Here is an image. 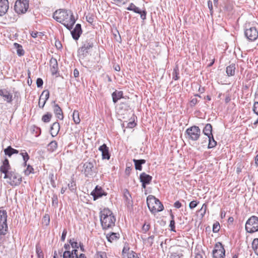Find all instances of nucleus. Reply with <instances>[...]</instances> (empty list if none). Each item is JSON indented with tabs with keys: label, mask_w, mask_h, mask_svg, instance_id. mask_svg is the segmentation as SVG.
<instances>
[{
	"label": "nucleus",
	"mask_w": 258,
	"mask_h": 258,
	"mask_svg": "<svg viewBox=\"0 0 258 258\" xmlns=\"http://www.w3.org/2000/svg\"><path fill=\"white\" fill-rule=\"evenodd\" d=\"M17 48V53L19 56H22L24 54V51L22 48V46L20 44L15 43L14 44Z\"/></svg>",
	"instance_id": "35"
},
{
	"label": "nucleus",
	"mask_w": 258,
	"mask_h": 258,
	"mask_svg": "<svg viewBox=\"0 0 258 258\" xmlns=\"http://www.w3.org/2000/svg\"><path fill=\"white\" fill-rule=\"evenodd\" d=\"M133 162L135 163L136 169L141 171L142 170V165L146 163V160L144 159L137 160L134 159H133Z\"/></svg>",
	"instance_id": "24"
},
{
	"label": "nucleus",
	"mask_w": 258,
	"mask_h": 258,
	"mask_svg": "<svg viewBox=\"0 0 258 258\" xmlns=\"http://www.w3.org/2000/svg\"><path fill=\"white\" fill-rule=\"evenodd\" d=\"M29 8L28 0H17L14 6V10L18 14L25 13Z\"/></svg>",
	"instance_id": "10"
},
{
	"label": "nucleus",
	"mask_w": 258,
	"mask_h": 258,
	"mask_svg": "<svg viewBox=\"0 0 258 258\" xmlns=\"http://www.w3.org/2000/svg\"><path fill=\"white\" fill-rule=\"evenodd\" d=\"M182 205L181 204L180 202H179V201H176V202H175L174 204V206L176 208H180L181 207Z\"/></svg>",
	"instance_id": "60"
},
{
	"label": "nucleus",
	"mask_w": 258,
	"mask_h": 258,
	"mask_svg": "<svg viewBox=\"0 0 258 258\" xmlns=\"http://www.w3.org/2000/svg\"><path fill=\"white\" fill-rule=\"evenodd\" d=\"M55 46L56 47V48H57L58 49H60L62 48V45L60 43V42L58 41H56L55 42Z\"/></svg>",
	"instance_id": "63"
},
{
	"label": "nucleus",
	"mask_w": 258,
	"mask_h": 258,
	"mask_svg": "<svg viewBox=\"0 0 258 258\" xmlns=\"http://www.w3.org/2000/svg\"><path fill=\"white\" fill-rule=\"evenodd\" d=\"M21 155L23 157V160L24 161V165H26V162L29 159V156L26 152H22Z\"/></svg>",
	"instance_id": "41"
},
{
	"label": "nucleus",
	"mask_w": 258,
	"mask_h": 258,
	"mask_svg": "<svg viewBox=\"0 0 258 258\" xmlns=\"http://www.w3.org/2000/svg\"><path fill=\"white\" fill-rule=\"evenodd\" d=\"M219 229H220V224H219V222H216L213 224V231L214 233H216L219 231Z\"/></svg>",
	"instance_id": "43"
},
{
	"label": "nucleus",
	"mask_w": 258,
	"mask_h": 258,
	"mask_svg": "<svg viewBox=\"0 0 258 258\" xmlns=\"http://www.w3.org/2000/svg\"><path fill=\"white\" fill-rule=\"evenodd\" d=\"M36 251L38 258H43V254L41 248L38 246H36Z\"/></svg>",
	"instance_id": "42"
},
{
	"label": "nucleus",
	"mask_w": 258,
	"mask_h": 258,
	"mask_svg": "<svg viewBox=\"0 0 258 258\" xmlns=\"http://www.w3.org/2000/svg\"><path fill=\"white\" fill-rule=\"evenodd\" d=\"M150 228V224H147L146 222H145L144 225L142 226V230L143 233H146L147 231L149 230Z\"/></svg>",
	"instance_id": "40"
},
{
	"label": "nucleus",
	"mask_w": 258,
	"mask_h": 258,
	"mask_svg": "<svg viewBox=\"0 0 258 258\" xmlns=\"http://www.w3.org/2000/svg\"><path fill=\"white\" fill-rule=\"evenodd\" d=\"M50 71L52 75H56L58 72V63L56 59L52 57L49 61Z\"/></svg>",
	"instance_id": "20"
},
{
	"label": "nucleus",
	"mask_w": 258,
	"mask_h": 258,
	"mask_svg": "<svg viewBox=\"0 0 258 258\" xmlns=\"http://www.w3.org/2000/svg\"><path fill=\"white\" fill-rule=\"evenodd\" d=\"M7 212L5 210H0V243L3 237L6 234L8 229L7 224Z\"/></svg>",
	"instance_id": "8"
},
{
	"label": "nucleus",
	"mask_w": 258,
	"mask_h": 258,
	"mask_svg": "<svg viewBox=\"0 0 258 258\" xmlns=\"http://www.w3.org/2000/svg\"><path fill=\"white\" fill-rule=\"evenodd\" d=\"M72 247L75 249H77L79 248V245H78V243L76 242V241H75L74 242H73L72 243Z\"/></svg>",
	"instance_id": "62"
},
{
	"label": "nucleus",
	"mask_w": 258,
	"mask_h": 258,
	"mask_svg": "<svg viewBox=\"0 0 258 258\" xmlns=\"http://www.w3.org/2000/svg\"><path fill=\"white\" fill-rule=\"evenodd\" d=\"M209 139V144L208 148L209 149L213 148L217 145V142L214 140L213 136L211 135L208 137Z\"/></svg>",
	"instance_id": "32"
},
{
	"label": "nucleus",
	"mask_w": 258,
	"mask_h": 258,
	"mask_svg": "<svg viewBox=\"0 0 258 258\" xmlns=\"http://www.w3.org/2000/svg\"><path fill=\"white\" fill-rule=\"evenodd\" d=\"M119 234L116 233H111V234H108L106 235V238L108 241L112 242L113 241L116 240L119 238Z\"/></svg>",
	"instance_id": "29"
},
{
	"label": "nucleus",
	"mask_w": 258,
	"mask_h": 258,
	"mask_svg": "<svg viewBox=\"0 0 258 258\" xmlns=\"http://www.w3.org/2000/svg\"><path fill=\"white\" fill-rule=\"evenodd\" d=\"M208 6L210 10V14L211 15H213V4L212 2L211 1H209L208 2Z\"/></svg>",
	"instance_id": "53"
},
{
	"label": "nucleus",
	"mask_w": 258,
	"mask_h": 258,
	"mask_svg": "<svg viewBox=\"0 0 258 258\" xmlns=\"http://www.w3.org/2000/svg\"><path fill=\"white\" fill-rule=\"evenodd\" d=\"M129 250H130V247L128 246V244H125V245L124 246L123 248L122 249V253H127L128 254V253H130L128 252Z\"/></svg>",
	"instance_id": "55"
},
{
	"label": "nucleus",
	"mask_w": 258,
	"mask_h": 258,
	"mask_svg": "<svg viewBox=\"0 0 258 258\" xmlns=\"http://www.w3.org/2000/svg\"><path fill=\"white\" fill-rule=\"evenodd\" d=\"M100 219L103 229L112 228L115 225L116 219L108 209H104L100 212Z\"/></svg>",
	"instance_id": "3"
},
{
	"label": "nucleus",
	"mask_w": 258,
	"mask_h": 258,
	"mask_svg": "<svg viewBox=\"0 0 258 258\" xmlns=\"http://www.w3.org/2000/svg\"><path fill=\"white\" fill-rule=\"evenodd\" d=\"M170 258H180L178 254L176 253H172L170 255Z\"/></svg>",
	"instance_id": "64"
},
{
	"label": "nucleus",
	"mask_w": 258,
	"mask_h": 258,
	"mask_svg": "<svg viewBox=\"0 0 258 258\" xmlns=\"http://www.w3.org/2000/svg\"><path fill=\"white\" fill-rule=\"evenodd\" d=\"M57 147V143L55 141H53L51 142L48 145V150L52 152L54 151Z\"/></svg>",
	"instance_id": "33"
},
{
	"label": "nucleus",
	"mask_w": 258,
	"mask_h": 258,
	"mask_svg": "<svg viewBox=\"0 0 258 258\" xmlns=\"http://www.w3.org/2000/svg\"><path fill=\"white\" fill-rule=\"evenodd\" d=\"M63 258H72V253L69 250H66L63 252Z\"/></svg>",
	"instance_id": "47"
},
{
	"label": "nucleus",
	"mask_w": 258,
	"mask_h": 258,
	"mask_svg": "<svg viewBox=\"0 0 258 258\" xmlns=\"http://www.w3.org/2000/svg\"><path fill=\"white\" fill-rule=\"evenodd\" d=\"M152 177L145 172H143L140 174V180L141 182L147 183L149 184L152 180Z\"/></svg>",
	"instance_id": "23"
},
{
	"label": "nucleus",
	"mask_w": 258,
	"mask_h": 258,
	"mask_svg": "<svg viewBox=\"0 0 258 258\" xmlns=\"http://www.w3.org/2000/svg\"><path fill=\"white\" fill-rule=\"evenodd\" d=\"M127 256L128 258H140L138 256L137 253L134 252L133 251H131L130 253H128Z\"/></svg>",
	"instance_id": "48"
},
{
	"label": "nucleus",
	"mask_w": 258,
	"mask_h": 258,
	"mask_svg": "<svg viewBox=\"0 0 258 258\" xmlns=\"http://www.w3.org/2000/svg\"><path fill=\"white\" fill-rule=\"evenodd\" d=\"M244 35L249 40L253 41L258 37V31L254 27H251L245 30Z\"/></svg>",
	"instance_id": "12"
},
{
	"label": "nucleus",
	"mask_w": 258,
	"mask_h": 258,
	"mask_svg": "<svg viewBox=\"0 0 258 258\" xmlns=\"http://www.w3.org/2000/svg\"><path fill=\"white\" fill-rule=\"evenodd\" d=\"M95 161H88L83 164L82 172L86 177H91L96 172V168L94 167Z\"/></svg>",
	"instance_id": "6"
},
{
	"label": "nucleus",
	"mask_w": 258,
	"mask_h": 258,
	"mask_svg": "<svg viewBox=\"0 0 258 258\" xmlns=\"http://www.w3.org/2000/svg\"><path fill=\"white\" fill-rule=\"evenodd\" d=\"M42 33L41 32L32 31L31 33V35L33 38H36L38 35L41 36L42 35Z\"/></svg>",
	"instance_id": "56"
},
{
	"label": "nucleus",
	"mask_w": 258,
	"mask_h": 258,
	"mask_svg": "<svg viewBox=\"0 0 258 258\" xmlns=\"http://www.w3.org/2000/svg\"><path fill=\"white\" fill-rule=\"evenodd\" d=\"M91 195L93 197L94 200L101 197L103 195H106V194L102 190V188L98 185H97L95 189L91 192Z\"/></svg>",
	"instance_id": "15"
},
{
	"label": "nucleus",
	"mask_w": 258,
	"mask_h": 258,
	"mask_svg": "<svg viewBox=\"0 0 258 258\" xmlns=\"http://www.w3.org/2000/svg\"><path fill=\"white\" fill-rule=\"evenodd\" d=\"M98 149L101 152L103 159L109 160L110 159V155L109 153V148L106 144H103L99 147Z\"/></svg>",
	"instance_id": "18"
},
{
	"label": "nucleus",
	"mask_w": 258,
	"mask_h": 258,
	"mask_svg": "<svg viewBox=\"0 0 258 258\" xmlns=\"http://www.w3.org/2000/svg\"><path fill=\"white\" fill-rule=\"evenodd\" d=\"M73 118L75 123L79 124L80 122L79 113L77 110H74L73 114Z\"/></svg>",
	"instance_id": "34"
},
{
	"label": "nucleus",
	"mask_w": 258,
	"mask_h": 258,
	"mask_svg": "<svg viewBox=\"0 0 258 258\" xmlns=\"http://www.w3.org/2000/svg\"><path fill=\"white\" fill-rule=\"evenodd\" d=\"M33 170V168L30 165H28L27 168L24 171L25 174L26 175H29L32 172Z\"/></svg>",
	"instance_id": "46"
},
{
	"label": "nucleus",
	"mask_w": 258,
	"mask_h": 258,
	"mask_svg": "<svg viewBox=\"0 0 258 258\" xmlns=\"http://www.w3.org/2000/svg\"><path fill=\"white\" fill-rule=\"evenodd\" d=\"M252 110L254 113L258 115V102L254 103Z\"/></svg>",
	"instance_id": "49"
},
{
	"label": "nucleus",
	"mask_w": 258,
	"mask_h": 258,
	"mask_svg": "<svg viewBox=\"0 0 258 258\" xmlns=\"http://www.w3.org/2000/svg\"><path fill=\"white\" fill-rule=\"evenodd\" d=\"M4 152L6 155L11 157L14 154H18L19 151L17 150L12 148L11 146H8L4 150Z\"/></svg>",
	"instance_id": "27"
},
{
	"label": "nucleus",
	"mask_w": 258,
	"mask_h": 258,
	"mask_svg": "<svg viewBox=\"0 0 258 258\" xmlns=\"http://www.w3.org/2000/svg\"><path fill=\"white\" fill-rule=\"evenodd\" d=\"M252 247L254 252L258 255V238H254L252 242Z\"/></svg>",
	"instance_id": "36"
},
{
	"label": "nucleus",
	"mask_w": 258,
	"mask_h": 258,
	"mask_svg": "<svg viewBox=\"0 0 258 258\" xmlns=\"http://www.w3.org/2000/svg\"><path fill=\"white\" fill-rule=\"evenodd\" d=\"M245 230L250 233L258 231V217L255 216L250 217L245 223Z\"/></svg>",
	"instance_id": "7"
},
{
	"label": "nucleus",
	"mask_w": 258,
	"mask_h": 258,
	"mask_svg": "<svg viewBox=\"0 0 258 258\" xmlns=\"http://www.w3.org/2000/svg\"><path fill=\"white\" fill-rule=\"evenodd\" d=\"M49 97V92L47 90H44L41 94L38 102V105L40 108H43L47 100Z\"/></svg>",
	"instance_id": "14"
},
{
	"label": "nucleus",
	"mask_w": 258,
	"mask_h": 258,
	"mask_svg": "<svg viewBox=\"0 0 258 258\" xmlns=\"http://www.w3.org/2000/svg\"><path fill=\"white\" fill-rule=\"evenodd\" d=\"M53 111L57 118L60 120L63 118V113L61 109L58 104H55L53 106Z\"/></svg>",
	"instance_id": "21"
},
{
	"label": "nucleus",
	"mask_w": 258,
	"mask_h": 258,
	"mask_svg": "<svg viewBox=\"0 0 258 258\" xmlns=\"http://www.w3.org/2000/svg\"><path fill=\"white\" fill-rule=\"evenodd\" d=\"M87 22L90 23H92L93 22V18L91 16H86V17Z\"/></svg>",
	"instance_id": "61"
},
{
	"label": "nucleus",
	"mask_w": 258,
	"mask_h": 258,
	"mask_svg": "<svg viewBox=\"0 0 258 258\" xmlns=\"http://www.w3.org/2000/svg\"><path fill=\"white\" fill-rule=\"evenodd\" d=\"M82 33L81 25L77 24L73 30L71 31V34L74 39L77 40L79 39Z\"/></svg>",
	"instance_id": "16"
},
{
	"label": "nucleus",
	"mask_w": 258,
	"mask_h": 258,
	"mask_svg": "<svg viewBox=\"0 0 258 258\" xmlns=\"http://www.w3.org/2000/svg\"><path fill=\"white\" fill-rule=\"evenodd\" d=\"M113 102L115 103L120 98L123 97V92L122 91H117L113 92L112 94Z\"/></svg>",
	"instance_id": "25"
},
{
	"label": "nucleus",
	"mask_w": 258,
	"mask_h": 258,
	"mask_svg": "<svg viewBox=\"0 0 258 258\" xmlns=\"http://www.w3.org/2000/svg\"><path fill=\"white\" fill-rule=\"evenodd\" d=\"M68 186L69 189L71 191H74L76 188V183L73 180H72L70 183H68Z\"/></svg>",
	"instance_id": "39"
},
{
	"label": "nucleus",
	"mask_w": 258,
	"mask_h": 258,
	"mask_svg": "<svg viewBox=\"0 0 258 258\" xmlns=\"http://www.w3.org/2000/svg\"><path fill=\"white\" fill-rule=\"evenodd\" d=\"M44 222L47 225L49 223V217L48 215H45L44 217Z\"/></svg>",
	"instance_id": "59"
},
{
	"label": "nucleus",
	"mask_w": 258,
	"mask_h": 258,
	"mask_svg": "<svg viewBox=\"0 0 258 258\" xmlns=\"http://www.w3.org/2000/svg\"><path fill=\"white\" fill-rule=\"evenodd\" d=\"M49 179L50 181V184L53 187H55V179L54 175L53 173H50L49 174Z\"/></svg>",
	"instance_id": "38"
},
{
	"label": "nucleus",
	"mask_w": 258,
	"mask_h": 258,
	"mask_svg": "<svg viewBox=\"0 0 258 258\" xmlns=\"http://www.w3.org/2000/svg\"><path fill=\"white\" fill-rule=\"evenodd\" d=\"M171 217L172 218V220L170 221L169 226L171 228V230L173 231H175V221L173 220L174 216L172 214H171Z\"/></svg>",
	"instance_id": "45"
},
{
	"label": "nucleus",
	"mask_w": 258,
	"mask_h": 258,
	"mask_svg": "<svg viewBox=\"0 0 258 258\" xmlns=\"http://www.w3.org/2000/svg\"><path fill=\"white\" fill-rule=\"evenodd\" d=\"M225 250L221 242L217 243L213 250V258H224Z\"/></svg>",
	"instance_id": "11"
},
{
	"label": "nucleus",
	"mask_w": 258,
	"mask_h": 258,
	"mask_svg": "<svg viewBox=\"0 0 258 258\" xmlns=\"http://www.w3.org/2000/svg\"><path fill=\"white\" fill-rule=\"evenodd\" d=\"M67 234V229H64L63 230V232H62V235H61V241H64V240L66 239V237Z\"/></svg>",
	"instance_id": "58"
},
{
	"label": "nucleus",
	"mask_w": 258,
	"mask_h": 258,
	"mask_svg": "<svg viewBox=\"0 0 258 258\" xmlns=\"http://www.w3.org/2000/svg\"><path fill=\"white\" fill-rule=\"evenodd\" d=\"M114 3L117 5H124L126 4L128 0H113Z\"/></svg>",
	"instance_id": "50"
},
{
	"label": "nucleus",
	"mask_w": 258,
	"mask_h": 258,
	"mask_svg": "<svg viewBox=\"0 0 258 258\" xmlns=\"http://www.w3.org/2000/svg\"><path fill=\"white\" fill-rule=\"evenodd\" d=\"M235 64L232 63L226 68V73L228 76H232L235 74Z\"/></svg>",
	"instance_id": "28"
},
{
	"label": "nucleus",
	"mask_w": 258,
	"mask_h": 258,
	"mask_svg": "<svg viewBox=\"0 0 258 258\" xmlns=\"http://www.w3.org/2000/svg\"><path fill=\"white\" fill-rule=\"evenodd\" d=\"M60 125L58 122H54L50 127V134L52 137L56 136L59 131Z\"/></svg>",
	"instance_id": "22"
},
{
	"label": "nucleus",
	"mask_w": 258,
	"mask_h": 258,
	"mask_svg": "<svg viewBox=\"0 0 258 258\" xmlns=\"http://www.w3.org/2000/svg\"><path fill=\"white\" fill-rule=\"evenodd\" d=\"M198 102V100L196 98H191L190 101V106L191 107L194 106Z\"/></svg>",
	"instance_id": "51"
},
{
	"label": "nucleus",
	"mask_w": 258,
	"mask_h": 258,
	"mask_svg": "<svg viewBox=\"0 0 258 258\" xmlns=\"http://www.w3.org/2000/svg\"><path fill=\"white\" fill-rule=\"evenodd\" d=\"M203 133L207 136L208 137L209 136L213 135L212 134V126L210 123H207L206 124L205 127L203 129Z\"/></svg>",
	"instance_id": "26"
},
{
	"label": "nucleus",
	"mask_w": 258,
	"mask_h": 258,
	"mask_svg": "<svg viewBox=\"0 0 258 258\" xmlns=\"http://www.w3.org/2000/svg\"><path fill=\"white\" fill-rule=\"evenodd\" d=\"M154 235H151L147 238L143 239L144 243L147 246H151L153 243Z\"/></svg>",
	"instance_id": "31"
},
{
	"label": "nucleus",
	"mask_w": 258,
	"mask_h": 258,
	"mask_svg": "<svg viewBox=\"0 0 258 258\" xmlns=\"http://www.w3.org/2000/svg\"><path fill=\"white\" fill-rule=\"evenodd\" d=\"M0 96H1L4 100L8 103H11L13 100V95L6 90H0Z\"/></svg>",
	"instance_id": "17"
},
{
	"label": "nucleus",
	"mask_w": 258,
	"mask_h": 258,
	"mask_svg": "<svg viewBox=\"0 0 258 258\" xmlns=\"http://www.w3.org/2000/svg\"><path fill=\"white\" fill-rule=\"evenodd\" d=\"M94 41L93 37L91 35L83 41L82 46L78 50V56L80 58L83 59L88 55L89 50L94 46Z\"/></svg>",
	"instance_id": "4"
},
{
	"label": "nucleus",
	"mask_w": 258,
	"mask_h": 258,
	"mask_svg": "<svg viewBox=\"0 0 258 258\" xmlns=\"http://www.w3.org/2000/svg\"><path fill=\"white\" fill-rule=\"evenodd\" d=\"M123 198L125 201V204H131L130 202L131 199V196L129 191L126 189H125L123 190Z\"/></svg>",
	"instance_id": "30"
},
{
	"label": "nucleus",
	"mask_w": 258,
	"mask_h": 258,
	"mask_svg": "<svg viewBox=\"0 0 258 258\" xmlns=\"http://www.w3.org/2000/svg\"><path fill=\"white\" fill-rule=\"evenodd\" d=\"M72 253V257L73 258H78V250L77 249H75L71 252Z\"/></svg>",
	"instance_id": "57"
},
{
	"label": "nucleus",
	"mask_w": 258,
	"mask_h": 258,
	"mask_svg": "<svg viewBox=\"0 0 258 258\" xmlns=\"http://www.w3.org/2000/svg\"><path fill=\"white\" fill-rule=\"evenodd\" d=\"M147 204L149 209L153 214L163 210L164 207L160 201L154 196L150 195L147 198Z\"/></svg>",
	"instance_id": "5"
},
{
	"label": "nucleus",
	"mask_w": 258,
	"mask_h": 258,
	"mask_svg": "<svg viewBox=\"0 0 258 258\" xmlns=\"http://www.w3.org/2000/svg\"><path fill=\"white\" fill-rule=\"evenodd\" d=\"M9 8L8 0H0V16L4 15L7 12Z\"/></svg>",
	"instance_id": "19"
},
{
	"label": "nucleus",
	"mask_w": 258,
	"mask_h": 258,
	"mask_svg": "<svg viewBox=\"0 0 258 258\" xmlns=\"http://www.w3.org/2000/svg\"><path fill=\"white\" fill-rule=\"evenodd\" d=\"M185 135H187L186 138L188 140L196 141L200 137L201 130L199 126L193 125L186 129Z\"/></svg>",
	"instance_id": "9"
},
{
	"label": "nucleus",
	"mask_w": 258,
	"mask_h": 258,
	"mask_svg": "<svg viewBox=\"0 0 258 258\" xmlns=\"http://www.w3.org/2000/svg\"><path fill=\"white\" fill-rule=\"evenodd\" d=\"M95 258H106V254L104 252H97L95 255Z\"/></svg>",
	"instance_id": "44"
},
{
	"label": "nucleus",
	"mask_w": 258,
	"mask_h": 258,
	"mask_svg": "<svg viewBox=\"0 0 258 258\" xmlns=\"http://www.w3.org/2000/svg\"><path fill=\"white\" fill-rule=\"evenodd\" d=\"M43 81L42 79L41 78H38L36 80V84L37 87H41L43 85Z\"/></svg>",
	"instance_id": "52"
},
{
	"label": "nucleus",
	"mask_w": 258,
	"mask_h": 258,
	"mask_svg": "<svg viewBox=\"0 0 258 258\" xmlns=\"http://www.w3.org/2000/svg\"><path fill=\"white\" fill-rule=\"evenodd\" d=\"M126 10L131 11H133L134 13L140 14L141 18L144 20L146 19L147 13L146 11H141L139 8L137 7L134 4H130Z\"/></svg>",
	"instance_id": "13"
},
{
	"label": "nucleus",
	"mask_w": 258,
	"mask_h": 258,
	"mask_svg": "<svg viewBox=\"0 0 258 258\" xmlns=\"http://www.w3.org/2000/svg\"><path fill=\"white\" fill-rule=\"evenodd\" d=\"M198 205V203L196 201H192L190 202L189 204V207L190 209L195 208Z\"/></svg>",
	"instance_id": "54"
},
{
	"label": "nucleus",
	"mask_w": 258,
	"mask_h": 258,
	"mask_svg": "<svg viewBox=\"0 0 258 258\" xmlns=\"http://www.w3.org/2000/svg\"><path fill=\"white\" fill-rule=\"evenodd\" d=\"M9 160L6 158L0 167V171L5 174L4 178L7 179V182L12 186L19 185L22 182V176L15 171H10Z\"/></svg>",
	"instance_id": "1"
},
{
	"label": "nucleus",
	"mask_w": 258,
	"mask_h": 258,
	"mask_svg": "<svg viewBox=\"0 0 258 258\" xmlns=\"http://www.w3.org/2000/svg\"><path fill=\"white\" fill-rule=\"evenodd\" d=\"M51 117L52 115L48 112L42 116V120L44 122H48L50 120Z\"/></svg>",
	"instance_id": "37"
},
{
	"label": "nucleus",
	"mask_w": 258,
	"mask_h": 258,
	"mask_svg": "<svg viewBox=\"0 0 258 258\" xmlns=\"http://www.w3.org/2000/svg\"><path fill=\"white\" fill-rule=\"evenodd\" d=\"M53 18L58 22L63 24L68 30H71L76 22L73 14L71 11L59 9L53 14Z\"/></svg>",
	"instance_id": "2"
}]
</instances>
